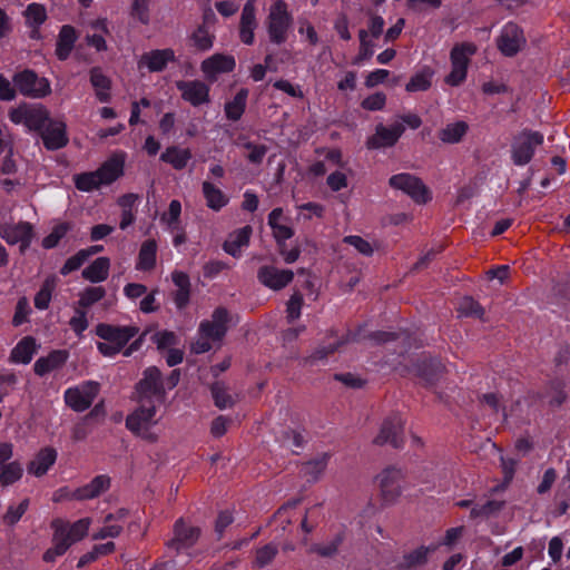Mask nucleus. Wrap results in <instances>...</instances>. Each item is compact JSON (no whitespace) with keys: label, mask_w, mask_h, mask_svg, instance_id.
<instances>
[{"label":"nucleus","mask_w":570,"mask_h":570,"mask_svg":"<svg viewBox=\"0 0 570 570\" xmlns=\"http://www.w3.org/2000/svg\"><path fill=\"white\" fill-rule=\"evenodd\" d=\"M91 524L90 518H82L73 523L62 519H56L51 522L53 529L52 547L46 551L43 559L52 562L57 557L62 556L73 543L83 539Z\"/></svg>","instance_id":"obj_1"},{"label":"nucleus","mask_w":570,"mask_h":570,"mask_svg":"<svg viewBox=\"0 0 570 570\" xmlns=\"http://www.w3.org/2000/svg\"><path fill=\"white\" fill-rule=\"evenodd\" d=\"M125 158L122 155H114L107 159L97 170L73 175V183L78 190L90 193L102 186L116 181L124 174Z\"/></svg>","instance_id":"obj_2"},{"label":"nucleus","mask_w":570,"mask_h":570,"mask_svg":"<svg viewBox=\"0 0 570 570\" xmlns=\"http://www.w3.org/2000/svg\"><path fill=\"white\" fill-rule=\"evenodd\" d=\"M158 406L154 403L139 402V406L126 419L127 429L142 440L156 442L159 438L158 423L160 421V416L157 415Z\"/></svg>","instance_id":"obj_3"},{"label":"nucleus","mask_w":570,"mask_h":570,"mask_svg":"<svg viewBox=\"0 0 570 570\" xmlns=\"http://www.w3.org/2000/svg\"><path fill=\"white\" fill-rule=\"evenodd\" d=\"M266 29L271 42L282 45L287 40L293 26V16L284 0H276L269 6Z\"/></svg>","instance_id":"obj_4"},{"label":"nucleus","mask_w":570,"mask_h":570,"mask_svg":"<svg viewBox=\"0 0 570 570\" xmlns=\"http://www.w3.org/2000/svg\"><path fill=\"white\" fill-rule=\"evenodd\" d=\"M49 110L40 104L23 102L9 112L14 125H23L28 131H40L49 121Z\"/></svg>","instance_id":"obj_5"},{"label":"nucleus","mask_w":570,"mask_h":570,"mask_svg":"<svg viewBox=\"0 0 570 570\" xmlns=\"http://www.w3.org/2000/svg\"><path fill=\"white\" fill-rule=\"evenodd\" d=\"M476 50L478 48L473 42L454 45L450 52L451 71L445 77L448 85L458 87L466 79L470 59L475 55Z\"/></svg>","instance_id":"obj_6"},{"label":"nucleus","mask_w":570,"mask_h":570,"mask_svg":"<svg viewBox=\"0 0 570 570\" xmlns=\"http://www.w3.org/2000/svg\"><path fill=\"white\" fill-rule=\"evenodd\" d=\"M139 402L161 405L165 401V383L157 367H148L137 384Z\"/></svg>","instance_id":"obj_7"},{"label":"nucleus","mask_w":570,"mask_h":570,"mask_svg":"<svg viewBox=\"0 0 570 570\" xmlns=\"http://www.w3.org/2000/svg\"><path fill=\"white\" fill-rule=\"evenodd\" d=\"M14 87L26 97L40 99L51 94L50 81L32 70H23L13 77Z\"/></svg>","instance_id":"obj_8"},{"label":"nucleus","mask_w":570,"mask_h":570,"mask_svg":"<svg viewBox=\"0 0 570 570\" xmlns=\"http://www.w3.org/2000/svg\"><path fill=\"white\" fill-rule=\"evenodd\" d=\"M99 390V383L86 381L76 386L68 387L63 393V400L75 412H83L91 406Z\"/></svg>","instance_id":"obj_9"},{"label":"nucleus","mask_w":570,"mask_h":570,"mask_svg":"<svg viewBox=\"0 0 570 570\" xmlns=\"http://www.w3.org/2000/svg\"><path fill=\"white\" fill-rule=\"evenodd\" d=\"M543 135L539 131L524 130L512 144V160L517 166L527 165L533 157L534 150L542 145Z\"/></svg>","instance_id":"obj_10"},{"label":"nucleus","mask_w":570,"mask_h":570,"mask_svg":"<svg viewBox=\"0 0 570 570\" xmlns=\"http://www.w3.org/2000/svg\"><path fill=\"white\" fill-rule=\"evenodd\" d=\"M375 480L385 502L392 503L401 495L404 483V474L401 469L387 466L376 475Z\"/></svg>","instance_id":"obj_11"},{"label":"nucleus","mask_w":570,"mask_h":570,"mask_svg":"<svg viewBox=\"0 0 570 570\" xmlns=\"http://www.w3.org/2000/svg\"><path fill=\"white\" fill-rule=\"evenodd\" d=\"M389 183L392 188L403 191L417 204H425L430 199V193L425 185L411 174L393 175Z\"/></svg>","instance_id":"obj_12"},{"label":"nucleus","mask_w":570,"mask_h":570,"mask_svg":"<svg viewBox=\"0 0 570 570\" xmlns=\"http://www.w3.org/2000/svg\"><path fill=\"white\" fill-rule=\"evenodd\" d=\"M0 237L9 245H19L20 252L24 253L32 243L35 230L28 222L2 223L0 224Z\"/></svg>","instance_id":"obj_13"},{"label":"nucleus","mask_w":570,"mask_h":570,"mask_svg":"<svg viewBox=\"0 0 570 570\" xmlns=\"http://www.w3.org/2000/svg\"><path fill=\"white\" fill-rule=\"evenodd\" d=\"M404 433V420L397 414L389 415L382 423L381 429L374 443L377 445H384L390 443L394 448H400L403 444Z\"/></svg>","instance_id":"obj_14"},{"label":"nucleus","mask_w":570,"mask_h":570,"mask_svg":"<svg viewBox=\"0 0 570 570\" xmlns=\"http://www.w3.org/2000/svg\"><path fill=\"white\" fill-rule=\"evenodd\" d=\"M176 88L184 101L193 107H200L210 102V88L202 80H178Z\"/></svg>","instance_id":"obj_15"},{"label":"nucleus","mask_w":570,"mask_h":570,"mask_svg":"<svg viewBox=\"0 0 570 570\" xmlns=\"http://www.w3.org/2000/svg\"><path fill=\"white\" fill-rule=\"evenodd\" d=\"M497 45L504 56L512 57L525 45V38L518 24L508 22L502 28Z\"/></svg>","instance_id":"obj_16"},{"label":"nucleus","mask_w":570,"mask_h":570,"mask_svg":"<svg viewBox=\"0 0 570 570\" xmlns=\"http://www.w3.org/2000/svg\"><path fill=\"white\" fill-rule=\"evenodd\" d=\"M258 281L273 291L286 287L294 278L291 269H279L275 266H262L257 272Z\"/></svg>","instance_id":"obj_17"},{"label":"nucleus","mask_w":570,"mask_h":570,"mask_svg":"<svg viewBox=\"0 0 570 570\" xmlns=\"http://www.w3.org/2000/svg\"><path fill=\"white\" fill-rule=\"evenodd\" d=\"M96 333L104 341H110L118 347V350H121L135 335H137L138 327L99 324Z\"/></svg>","instance_id":"obj_18"},{"label":"nucleus","mask_w":570,"mask_h":570,"mask_svg":"<svg viewBox=\"0 0 570 570\" xmlns=\"http://www.w3.org/2000/svg\"><path fill=\"white\" fill-rule=\"evenodd\" d=\"M43 145L49 150H57L68 144L67 126L63 121L51 120L40 130Z\"/></svg>","instance_id":"obj_19"},{"label":"nucleus","mask_w":570,"mask_h":570,"mask_svg":"<svg viewBox=\"0 0 570 570\" xmlns=\"http://www.w3.org/2000/svg\"><path fill=\"white\" fill-rule=\"evenodd\" d=\"M236 66L235 58L230 55L215 53L205 59L200 70L208 80H216L219 73L230 72Z\"/></svg>","instance_id":"obj_20"},{"label":"nucleus","mask_w":570,"mask_h":570,"mask_svg":"<svg viewBox=\"0 0 570 570\" xmlns=\"http://www.w3.org/2000/svg\"><path fill=\"white\" fill-rule=\"evenodd\" d=\"M175 59L176 56L173 49H155L140 56L138 68H146L150 72H160L169 62L175 61Z\"/></svg>","instance_id":"obj_21"},{"label":"nucleus","mask_w":570,"mask_h":570,"mask_svg":"<svg viewBox=\"0 0 570 570\" xmlns=\"http://www.w3.org/2000/svg\"><path fill=\"white\" fill-rule=\"evenodd\" d=\"M403 132L404 126L400 122L393 124L390 127L377 125L375 134L367 140V147L371 149L391 147L395 145Z\"/></svg>","instance_id":"obj_22"},{"label":"nucleus","mask_w":570,"mask_h":570,"mask_svg":"<svg viewBox=\"0 0 570 570\" xmlns=\"http://www.w3.org/2000/svg\"><path fill=\"white\" fill-rule=\"evenodd\" d=\"M228 312L223 307L214 311L210 321L200 323L199 330L205 335L212 337L213 341H220L227 332Z\"/></svg>","instance_id":"obj_23"},{"label":"nucleus","mask_w":570,"mask_h":570,"mask_svg":"<svg viewBox=\"0 0 570 570\" xmlns=\"http://www.w3.org/2000/svg\"><path fill=\"white\" fill-rule=\"evenodd\" d=\"M200 530L197 527L186 525L181 519L177 520L174 525V539L168 546L178 551L190 548L197 542Z\"/></svg>","instance_id":"obj_24"},{"label":"nucleus","mask_w":570,"mask_h":570,"mask_svg":"<svg viewBox=\"0 0 570 570\" xmlns=\"http://www.w3.org/2000/svg\"><path fill=\"white\" fill-rule=\"evenodd\" d=\"M110 487V478L106 474L95 476L88 484L73 490L70 494L72 500H91L104 492Z\"/></svg>","instance_id":"obj_25"},{"label":"nucleus","mask_w":570,"mask_h":570,"mask_svg":"<svg viewBox=\"0 0 570 570\" xmlns=\"http://www.w3.org/2000/svg\"><path fill=\"white\" fill-rule=\"evenodd\" d=\"M127 517L125 509H119L115 513H109L104 520V525L92 534L94 540H104L107 538H117L124 528V522Z\"/></svg>","instance_id":"obj_26"},{"label":"nucleus","mask_w":570,"mask_h":570,"mask_svg":"<svg viewBox=\"0 0 570 570\" xmlns=\"http://www.w3.org/2000/svg\"><path fill=\"white\" fill-rule=\"evenodd\" d=\"M257 28L256 8L254 1L249 0L245 3L239 23V38L245 45L254 43V31Z\"/></svg>","instance_id":"obj_27"},{"label":"nucleus","mask_w":570,"mask_h":570,"mask_svg":"<svg viewBox=\"0 0 570 570\" xmlns=\"http://www.w3.org/2000/svg\"><path fill=\"white\" fill-rule=\"evenodd\" d=\"M252 234L253 228L249 225L232 232L223 245L224 250L233 257H240L243 248L249 245Z\"/></svg>","instance_id":"obj_28"},{"label":"nucleus","mask_w":570,"mask_h":570,"mask_svg":"<svg viewBox=\"0 0 570 570\" xmlns=\"http://www.w3.org/2000/svg\"><path fill=\"white\" fill-rule=\"evenodd\" d=\"M57 451L51 446L41 449L28 464V473L35 476L45 475L57 460Z\"/></svg>","instance_id":"obj_29"},{"label":"nucleus","mask_w":570,"mask_h":570,"mask_svg":"<svg viewBox=\"0 0 570 570\" xmlns=\"http://www.w3.org/2000/svg\"><path fill=\"white\" fill-rule=\"evenodd\" d=\"M77 39L78 35L72 26L65 24L61 27L55 50V53L59 60L63 61L69 58Z\"/></svg>","instance_id":"obj_30"},{"label":"nucleus","mask_w":570,"mask_h":570,"mask_svg":"<svg viewBox=\"0 0 570 570\" xmlns=\"http://www.w3.org/2000/svg\"><path fill=\"white\" fill-rule=\"evenodd\" d=\"M68 358L66 351H53L46 357H40L33 365L35 373L43 376L59 367H61Z\"/></svg>","instance_id":"obj_31"},{"label":"nucleus","mask_w":570,"mask_h":570,"mask_svg":"<svg viewBox=\"0 0 570 570\" xmlns=\"http://www.w3.org/2000/svg\"><path fill=\"white\" fill-rule=\"evenodd\" d=\"M330 461L328 453H320L302 465L301 472L308 481H317L324 474Z\"/></svg>","instance_id":"obj_32"},{"label":"nucleus","mask_w":570,"mask_h":570,"mask_svg":"<svg viewBox=\"0 0 570 570\" xmlns=\"http://www.w3.org/2000/svg\"><path fill=\"white\" fill-rule=\"evenodd\" d=\"M26 23L32 28L30 37L33 39H38L40 37L39 28L47 19V11L45 6L40 3H30L26 11Z\"/></svg>","instance_id":"obj_33"},{"label":"nucleus","mask_w":570,"mask_h":570,"mask_svg":"<svg viewBox=\"0 0 570 570\" xmlns=\"http://www.w3.org/2000/svg\"><path fill=\"white\" fill-rule=\"evenodd\" d=\"M436 550V546H421L403 556L400 569L410 570L426 563L429 554Z\"/></svg>","instance_id":"obj_34"},{"label":"nucleus","mask_w":570,"mask_h":570,"mask_svg":"<svg viewBox=\"0 0 570 570\" xmlns=\"http://www.w3.org/2000/svg\"><path fill=\"white\" fill-rule=\"evenodd\" d=\"M109 268V258L98 257L82 271V277L91 283H100L107 279Z\"/></svg>","instance_id":"obj_35"},{"label":"nucleus","mask_w":570,"mask_h":570,"mask_svg":"<svg viewBox=\"0 0 570 570\" xmlns=\"http://www.w3.org/2000/svg\"><path fill=\"white\" fill-rule=\"evenodd\" d=\"M202 189L208 208L218 212L227 205L228 197L213 183L205 180Z\"/></svg>","instance_id":"obj_36"},{"label":"nucleus","mask_w":570,"mask_h":570,"mask_svg":"<svg viewBox=\"0 0 570 570\" xmlns=\"http://www.w3.org/2000/svg\"><path fill=\"white\" fill-rule=\"evenodd\" d=\"M469 130V125L463 121H454L446 124L440 131L439 138L444 144H458L462 140V138L466 135Z\"/></svg>","instance_id":"obj_37"},{"label":"nucleus","mask_w":570,"mask_h":570,"mask_svg":"<svg viewBox=\"0 0 570 570\" xmlns=\"http://www.w3.org/2000/svg\"><path fill=\"white\" fill-rule=\"evenodd\" d=\"M36 352V342L32 337H23L11 351L10 361L17 364H28Z\"/></svg>","instance_id":"obj_38"},{"label":"nucleus","mask_w":570,"mask_h":570,"mask_svg":"<svg viewBox=\"0 0 570 570\" xmlns=\"http://www.w3.org/2000/svg\"><path fill=\"white\" fill-rule=\"evenodd\" d=\"M248 98V89L242 88L232 100L225 104L226 118L232 121H237L242 118Z\"/></svg>","instance_id":"obj_39"},{"label":"nucleus","mask_w":570,"mask_h":570,"mask_svg":"<svg viewBox=\"0 0 570 570\" xmlns=\"http://www.w3.org/2000/svg\"><path fill=\"white\" fill-rule=\"evenodd\" d=\"M90 82L99 101L107 102L110 99V80L100 68L90 70Z\"/></svg>","instance_id":"obj_40"},{"label":"nucleus","mask_w":570,"mask_h":570,"mask_svg":"<svg viewBox=\"0 0 570 570\" xmlns=\"http://www.w3.org/2000/svg\"><path fill=\"white\" fill-rule=\"evenodd\" d=\"M157 244L154 239L145 240L138 254L136 268L138 271H150L155 267Z\"/></svg>","instance_id":"obj_41"},{"label":"nucleus","mask_w":570,"mask_h":570,"mask_svg":"<svg viewBox=\"0 0 570 570\" xmlns=\"http://www.w3.org/2000/svg\"><path fill=\"white\" fill-rule=\"evenodd\" d=\"M191 158V153L187 148L168 147L160 156V159L170 164L175 169H183Z\"/></svg>","instance_id":"obj_42"},{"label":"nucleus","mask_w":570,"mask_h":570,"mask_svg":"<svg viewBox=\"0 0 570 570\" xmlns=\"http://www.w3.org/2000/svg\"><path fill=\"white\" fill-rule=\"evenodd\" d=\"M442 364L435 358H424L415 365L414 372L417 376L422 377L426 383H433L438 375L442 372Z\"/></svg>","instance_id":"obj_43"},{"label":"nucleus","mask_w":570,"mask_h":570,"mask_svg":"<svg viewBox=\"0 0 570 570\" xmlns=\"http://www.w3.org/2000/svg\"><path fill=\"white\" fill-rule=\"evenodd\" d=\"M180 214L181 204L179 200L174 199L170 202L168 210L160 216V222L165 225L169 234H174V232L181 226Z\"/></svg>","instance_id":"obj_44"},{"label":"nucleus","mask_w":570,"mask_h":570,"mask_svg":"<svg viewBox=\"0 0 570 570\" xmlns=\"http://www.w3.org/2000/svg\"><path fill=\"white\" fill-rule=\"evenodd\" d=\"M433 70L430 67L422 68L406 83L405 89L409 92L425 91L431 87Z\"/></svg>","instance_id":"obj_45"},{"label":"nucleus","mask_w":570,"mask_h":570,"mask_svg":"<svg viewBox=\"0 0 570 570\" xmlns=\"http://www.w3.org/2000/svg\"><path fill=\"white\" fill-rule=\"evenodd\" d=\"M56 288V278L55 277H48L43 282L42 286L40 287L39 292L35 296V306L38 309H47L49 307L52 292Z\"/></svg>","instance_id":"obj_46"},{"label":"nucleus","mask_w":570,"mask_h":570,"mask_svg":"<svg viewBox=\"0 0 570 570\" xmlns=\"http://www.w3.org/2000/svg\"><path fill=\"white\" fill-rule=\"evenodd\" d=\"M106 295V291L101 286L87 287L79 294L78 305L81 308H88L95 303L102 299Z\"/></svg>","instance_id":"obj_47"},{"label":"nucleus","mask_w":570,"mask_h":570,"mask_svg":"<svg viewBox=\"0 0 570 570\" xmlns=\"http://www.w3.org/2000/svg\"><path fill=\"white\" fill-rule=\"evenodd\" d=\"M22 472L23 470L20 463L16 461L9 462L0 468V482L3 485L12 484L21 479Z\"/></svg>","instance_id":"obj_48"},{"label":"nucleus","mask_w":570,"mask_h":570,"mask_svg":"<svg viewBox=\"0 0 570 570\" xmlns=\"http://www.w3.org/2000/svg\"><path fill=\"white\" fill-rule=\"evenodd\" d=\"M298 504V501H293L284 504L282 508L278 509V511L275 514V519L282 528L285 530L287 524H291L292 522L296 521L298 518V513L296 511V507Z\"/></svg>","instance_id":"obj_49"},{"label":"nucleus","mask_w":570,"mask_h":570,"mask_svg":"<svg viewBox=\"0 0 570 570\" xmlns=\"http://www.w3.org/2000/svg\"><path fill=\"white\" fill-rule=\"evenodd\" d=\"M503 505L502 501L489 500L483 504L474 505L471 510V518H489L501 511Z\"/></svg>","instance_id":"obj_50"},{"label":"nucleus","mask_w":570,"mask_h":570,"mask_svg":"<svg viewBox=\"0 0 570 570\" xmlns=\"http://www.w3.org/2000/svg\"><path fill=\"white\" fill-rule=\"evenodd\" d=\"M71 226L68 223H59L53 226L51 233L42 239V246L47 249L53 248L58 245L70 230Z\"/></svg>","instance_id":"obj_51"},{"label":"nucleus","mask_w":570,"mask_h":570,"mask_svg":"<svg viewBox=\"0 0 570 570\" xmlns=\"http://www.w3.org/2000/svg\"><path fill=\"white\" fill-rule=\"evenodd\" d=\"M212 395L215 405L219 409H226L234 404L233 397L227 393V389L222 382H216L213 384Z\"/></svg>","instance_id":"obj_52"},{"label":"nucleus","mask_w":570,"mask_h":570,"mask_svg":"<svg viewBox=\"0 0 570 570\" xmlns=\"http://www.w3.org/2000/svg\"><path fill=\"white\" fill-rule=\"evenodd\" d=\"M458 313L460 316H475L481 318L484 311L472 297H463L458 305Z\"/></svg>","instance_id":"obj_53"},{"label":"nucleus","mask_w":570,"mask_h":570,"mask_svg":"<svg viewBox=\"0 0 570 570\" xmlns=\"http://www.w3.org/2000/svg\"><path fill=\"white\" fill-rule=\"evenodd\" d=\"M243 147L248 150L247 160L254 165H261L268 150L267 146L253 141H245Z\"/></svg>","instance_id":"obj_54"},{"label":"nucleus","mask_w":570,"mask_h":570,"mask_svg":"<svg viewBox=\"0 0 570 570\" xmlns=\"http://www.w3.org/2000/svg\"><path fill=\"white\" fill-rule=\"evenodd\" d=\"M193 41L199 50H208L213 47L214 35L204 24L194 32Z\"/></svg>","instance_id":"obj_55"},{"label":"nucleus","mask_w":570,"mask_h":570,"mask_svg":"<svg viewBox=\"0 0 570 570\" xmlns=\"http://www.w3.org/2000/svg\"><path fill=\"white\" fill-rule=\"evenodd\" d=\"M29 508V500L23 499L18 505H9L6 514L3 515L4 523L9 525L16 524Z\"/></svg>","instance_id":"obj_56"},{"label":"nucleus","mask_w":570,"mask_h":570,"mask_svg":"<svg viewBox=\"0 0 570 570\" xmlns=\"http://www.w3.org/2000/svg\"><path fill=\"white\" fill-rule=\"evenodd\" d=\"M441 0H407V8L414 13L426 14L441 7Z\"/></svg>","instance_id":"obj_57"},{"label":"nucleus","mask_w":570,"mask_h":570,"mask_svg":"<svg viewBox=\"0 0 570 570\" xmlns=\"http://www.w3.org/2000/svg\"><path fill=\"white\" fill-rule=\"evenodd\" d=\"M341 542H342V539L340 537H336L335 539H333L330 542L312 546L311 551L321 557L330 558L337 553Z\"/></svg>","instance_id":"obj_58"},{"label":"nucleus","mask_w":570,"mask_h":570,"mask_svg":"<svg viewBox=\"0 0 570 570\" xmlns=\"http://www.w3.org/2000/svg\"><path fill=\"white\" fill-rule=\"evenodd\" d=\"M303 306V295L301 293H294L287 302L286 313L289 323L294 322L301 316V309Z\"/></svg>","instance_id":"obj_59"},{"label":"nucleus","mask_w":570,"mask_h":570,"mask_svg":"<svg viewBox=\"0 0 570 570\" xmlns=\"http://www.w3.org/2000/svg\"><path fill=\"white\" fill-rule=\"evenodd\" d=\"M69 325L78 336H81L82 333L88 328L86 312L81 308H76L75 315L69 321Z\"/></svg>","instance_id":"obj_60"},{"label":"nucleus","mask_w":570,"mask_h":570,"mask_svg":"<svg viewBox=\"0 0 570 570\" xmlns=\"http://www.w3.org/2000/svg\"><path fill=\"white\" fill-rule=\"evenodd\" d=\"M277 548L274 544H266L256 551L255 563L257 567L263 568L267 566L276 556Z\"/></svg>","instance_id":"obj_61"},{"label":"nucleus","mask_w":570,"mask_h":570,"mask_svg":"<svg viewBox=\"0 0 570 570\" xmlns=\"http://www.w3.org/2000/svg\"><path fill=\"white\" fill-rule=\"evenodd\" d=\"M153 0H135L132 3V14L141 22H149V6Z\"/></svg>","instance_id":"obj_62"},{"label":"nucleus","mask_w":570,"mask_h":570,"mask_svg":"<svg viewBox=\"0 0 570 570\" xmlns=\"http://www.w3.org/2000/svg\"><path fill=\"white\" fill-rule=\"evenodd\" d=\"M386 102V96L383 92H375L366 97L362 101V107L366 110L376 111L382 110Z\"/></svg>","instance_id":"obj_63"},{"label":"nucleus","mask_w":570,"mask_h":570,"mask_svg":"<svg viewBox=\"0 0 570 570\" xmlns=\"http://www.w3.org/2000/svg\"><path fill=\"white\" fill-rule=\"evenodd\" d=\"M344 242L353 246L358 253L370 256L373 253L372 245L360 236H346Z\"/></svg>","instance_id":"obj_64"}]
</instances>
